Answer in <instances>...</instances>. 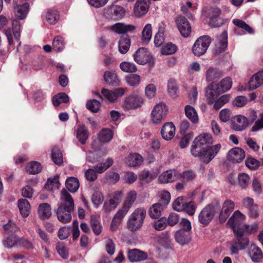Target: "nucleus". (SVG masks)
Wrapping results in <instances>:
<instances>
[{"label": "nucleus", "mask_w": 263, "mask_h": 263, "mask_svg": "<svg viewBox=\"0 0 263 263\" xmlns=\"http://www.w3.org/2000/svg\"><path fill=\"white\" fill-rule=\"evenodd\" d=\"M47 21L51 25L55 24L59 18V15L57 10H49L46 15Z\"/></svg>", "instance_id": "obj_52"}, {"label": "nucleus", "mask_w": 263, "mask_h": 263, "mask_svg": "<svg viewBox=\"0 0 263 263\" xmlns=\"http://www.w3.org/2000/svg\"><path fill=\"white\" fill-rule=\"evenodd\" d=\"M263 84L262 80L259 77L257 73L254 74L250 79L248 83V87L249 90L255 89Z\"/></svg>", "instance_id": "obj_43"}, {"label": "nucleus", "mask_w": 263, "mask_h": 263, "mask_svg": "<svg viewBox=\"0 0 263 263\" xmlns=\"http://www.w3.org/2000/svg\"><path fill=\"white\" fill-rule=\"evenodd\" d=\"M179 171L176 169H170L163 172L158 178V182L167 184L174 182L179 178Z\"/></svg>", "instance_id": "obj_10"}, {"label": "nucleus", "mask_w": 263, "mask_h": 263, "mask_svg": "<svg viewBox=\"0 0 263 263\" xmlns=\"http://www.w3.org/2000/svg\"><path fill=\"white\" fill-rule=\"evenodd\" d=\"M152 25L151 24H146L142 32V40L143 42H148L152 37Z\"/></svg>", "instance_id": "obj_57"}, {"label": "nucleus", "mask_w": 263, "mask_h": 263, "mask_svg": "<svg viewBox=\"0 0 263 263\" xmlns=\"http://www.w3.org/2000/svg\"><path fill=\"white\" fill-rule=\"evenodd\" d=\"M87 108L93 112H97L100 107V102L95 99L88 101L86 103Z\"/></svg>", "instance_id": "obj_62"}, {"label": "nucleus", "mask_w": 263, "mask_h": 263, "mask_svg": "<svg viewBox=\"0 0 263 263\" xmlns=\"http://www.w3.org/2000/svg\"><path fill=\"white\" fill-rule=\"evenodd\" d=\"M90 225L93 233L98 235L102 231V227L99 219L95 216H92L90 219Z\"/></svg>", "instance_id": "obj_47"}, {"label": "nucleus", "mask_w": 263, "mask_h": 263, "mask_svg": "<svg viewBox=\"0 0 263 263\" xmlns=\"http://www.w3.org/2000/svg\"><path fill=\"white\" fill-rule=\"evenodd\" d=\"M157 88L154 84H149L144 89L145 95L149 99L154 98L156 95Z\"/></svg>", "instance_id": "obj_58"}, {"label": "nucleus", "mask_w": 263, "mask_h": 263, "mask_svg": "<svg viewBox=\"0 0 263 263\" xmlns=\"http://www.w3.org/2000/svg\"><path fill=\"white\" fill-rule=\"evenodd\" d=\"M60 203L56 211L57 217L63 223H68L71 220V213L74 203L70 194L65 189L61 192Z\"/></svg>", "instance_id": "obj_1"}, {"label": "nucleus", "mask_w": 263, "mask_h": 263, "mask_svg": "<svg viewBox=\"0 0 263 263\" xmlns=\"http://www.w3.org/2000/svg\"><path fill=\"white\" fill-rule=\"evenodd\" d=\"M126 91V88L119 87L113 90L105 88L102 89L101 93L108 102L113 103L116 102L118 98L123 96Z\"/></svg>", "instance_id": "obj_11"}, {"label": "nucleus", "mask_w": 263, "mask_h": 263, "mask_svg": "<svg viewBox=\"0 0 263 263\" xmlns=\"http://www.w3.org/2000/svg\"><path fill=\"white\" fill-rule=\"evenodd\" d=\"M130 45V40L128 36L121 37L118 45L119 52L122 54L126 53L129 50Z\"/></svg>", "instance_id": "obj_39"}, {"label": "nucleus", "mask_w": 263, "mask_h": 263, "mask_svg": "<svg viewBox=\"0 0 263 263\" xmlns=\"http://www.w3.org/2000/svg\"><path fill=\"white\" fill-rule=\"evenodd\" d=\"M186 117L193 123L196 124L199 121V118L195 109L191 105H186L184 108Z\"/></svg>", "instance_id": "obj_31"}, {"label": "nucleus", "mask_w": 263, "mask_h": 263, "mask_svg": "<svg viewBox=\"0 0 263 263\" xmlns=\"http://www.w3.org/2000/svg\"><path fill=\"white\" fill-rule=\"evenodd\" d=\"M222 72L219 69L213 67H210L205 72L206 80L211 82L219 79L222 76Z\"/></svg>", "instance_id": "obj_28"}, {"label": "nucleus", "mask_w": 263, "mask_h": 263, "mask_svg": "<svg viewBox=\"0 0 263 263\" xmlns=\"http://www.w3.org/2000/svg\"><path fill=\"white\" fill-rule=\"evenodd\" d=\"M228 34L226 31H223L219 36L218 37L216 43V53L219 54L227 48L228 46Z\"/></svg>", "instance_id": "obj_20"}, {"label": "nucleus", "mask_w": 263, "mask_h": 263, "mask_svg": "<svg viewBox=\"0 0 263 263\" xmlns=\"http://www.w3.org/2000/svg\"><path fill=\"white\" fill-rule=\"evenodd\" d=\"M176 128L172 122L165 123L161 130V134L163 139L165 140H171L175 136Z\"/></svg>", "instance_id": "obj_17"}, {"label": "nucleus", "mask_w": 263, "mask_h": 263, "mask_svg": "<svg viewBox=\"0 0 263 263\" xmlns=\"http://www.w3.org/2000/svg\"><path fill=\"white\" fill-rule=\"evenodd\" d=\"M104 79L109 85H118L119 81L117 74L113 71H106L104 74Z\"/></svg>", "instance_id": "obj_38"}, {"label": "nucleus", "mask_w": 263, "mask_h": 263, "mask_svg": "<svg viewBox=\"0 0 263 263\" xmlns=\"http://www.w3.org/2000/svg\"><path fill=\"white\" fill-rule=\"evenodd\" d=\"M137 198V193L135 191L129 192L126 197L123 204L130 208Z\"/></svg>", "instance_id": "obj_54"}, {"label": "nucleus", "mask_w": 263, "mask_h": 263, "mask_svg": "<svg viewBox=\"0 0 263 263\" xmlns=\"http://www.w3.org/2000/svg\"><path fill=\"white\" fill-rule=\"evenodd\" d=\"M121 69L125 72H135L137 70L136 66L133 63L123 62L120 65Z\"/></svg>", "instance_id": "obj_56"}, {"label": "nucleus", "mask_w": 263, "mask_h": 263, "mask_svg": "<svg viewBox=\"0 0 263 263\" xmlns=\"http://www.w3.org/2000/svg\"><path fill=\"white\" fill-rule=\"evenodd\" d=\"M248 98L243 96H239L236 97L233 101V105L237 107L244 106L248 103Z\"/></svg>", "instance_id": "obj_64"}, {"label": "nucleus", "mask_w": 263, "mask_h": 263, "mask_svg": "<svg viewBox=\"0 0 263 263\" xmlns=\"http://www.w3.org/2000/svg\"><path fill=\"white\" fill-rule=\"evenodd\" d=\"M211 42V37L208 35L199 37L195 41L192 47V52L195 55L200 57L206 51Z\"/></svg>", "instance_id": "obj_6"}, {"label": "nucleus", "mask_w": 263, "mask_h": 263, "mask_svg": "<svg viewBox=\"0 0 263 263\" xmlns=\"http://www.w3.org/2000/svg\"><path fill=\"white\" fill-rule=\"evenodd\" d=\"M143 162L142 157L139 154H130L126 158L125 163L129 166H137L140 165Z\"/></svg>", "instance_id": "obj_26"}, {"label": "nucleus", "mask_w": 263, "mask_h": 263, "mask_svg": "<svg viewBox=\"0 0 263 263\" xmlns=\"http://www.w3.org/2000/svg\"><path fill=\"white\" fill-rule=\"evenodd\" d=\"M195 143H197L203 146H209V144L213 143V137L210 134L202 133L198 135L194 140Z\"/></svg>", "instance_id": "obj_27"}, {"label": "nucleus", "mask_w": 263, "mask_h": 263, "mask_svg": "<svg viewBox=\"0 0 263 263\" xmlns=\"http://www.w3.org/2000/svg\"><path fill=\"white\" fill-rule=\"evenodd\" d=\"M128 259L130 262H138L145 260L147 258L146 253L137 249L129 250Z\"/></svg>", "instance_id": "obj_18"}, {"label": "nucleus", "mask_w": 263, "mask_h": 263, "mask_svg": "<svg viewBox=\"0 0 263 263\" xmlns=\"http://www.w3.org/2000/svg\"><path fill=\"white\" fill-rule=\"evenodd\" d=\"M167 90L172 98L176 99L178 97V86L175 80L171 79L168 81Z\"/></svg>", "instance_id": "obj_30"}, {"label": "nucleus", "mask_w": 263, "mask_h": 263, "mask_svg": "<svg viewBox=\"0 0 263 263\" xmlns=\"http://www.w3.org/2000/svg\"><path fill=\"white\" fill-rule=\"evenodd\" d=\"M144 103L143 98L138 94H132L124 98L122 107L124 110H136L141 108Z\"/></svg>", "instance_id": "obj_4"}, {"label": "nucleus", "mask_w": 263, "mask_h": 263, "mask_svg": "<svg viewBox=\"0 0 263 263\" xmlns=\"http://www.w3.org/2000/svg\"><path fill=\"white\" fill-rule=\"evenodd\" d=\"M126 83L131 86H138L141 81L140 76L136 74H130L125 78Z\"/></svg>", "instance_id": "obj_51"}, {"label": "nucleus", "mask_w": 263, "mask_h": 263, "mask_svg": "<svg viewBox=\"0 0 263 263\" xmlns=\"http://www.w3.org/2000/svg\"><path fill=\"white\" fill-rule=\"evenodd\" d=\"M185 202L182 197L177 198L173 202V209L177 211L180 212L184 210Z\"/></svg>", "instance_id": "obj_63"}, {"label": "nucleus", "mask_w": 263, "mask_h": 263, "mask_svg": "<svg viewBox=\"0 0 263 263\" xmlns=\"http://www.w3.org/2000/svg\"><path fill=\"white\" fill-rule=\"evenodd\" d=\"M235 203L231 200H226L222 204L221 210L219 213V221L223 223L226 221L231 213L234 209Z\"/></svg>", "instance_id": "obj_14"}, {"label": "nucleus", "mask_w": 263, "mask_h": 263, "mask_svg": "<svg viewBox=\"0 0 263 263\" xmlns=\"http://www.w3.org/2000/svg\"><path fill=\"white\" fill-rule=\"evenodd\" d=\"M176 50V46L172 43H168L162 48L161 52L162 54L170 55L174 53Z\"/></svg>", "instance_id": "obj_59"}, {"label": "nucleus", "mask_w": 263, "mask_h": 263, "mask_svg": "<svg viewBox=\"0 0 263 263\" xmlns=\"http://www.w3.org/2000/svg\"><path fill=\"white\" fill-rule=\"evenodd\" d=\"M249 125L248 119L242 115H237L233 119L232 128L236 131H242Z\"/></svg>", "instance_id": "obj_15"}, {"label": "nucleus", "mask_w": 263, "mask_h": 263, "mask_svg": "<svg viewBox=\"0 0 263 263\" xmlns=\"http://www.w3.org/2000/svg\"><path fill=\"white\" fill-rule=\"evenodd\" d=\"M231 98V96L229 94H226L222 95L219 97L218 99L215 100V102H214V104L213 108L215 110L220 109L223 105L229 102Z\"/></svg>", "instance_id": "obj_48"}, {"label": "nucleus", "mask_w": 263, "mask_h": 263, "mask_svg": "<svg viewBox=\"0 0 263 263\" xmlns=\"http://www.w3.org/2000/svg\"><path fill=\"white\" fill-rule=\"evenodd\" d=\"M104 196L99 191H95L91 196V202L96 208L100 205L104 201Z\"/></svg>", "instance_id": "obj_46"}, {"label": "nucleus", "mask_w": 263, "mask_h": 263, "mask_svg": "<svg viewBox=\"0 0 263 263\" xmlns=\"http://www.w3.org/2000/svg\"><path fill=\"white\" fill-rule=\"evenodd\" d=\"M14 8L16 16L20 19H24L28 12L29 5L27 3H25L23 4H17L14 7Z\"/></svg>", "instance_id": "obj_25"}, {"label": "nucleus", "mask_w": 263, "mask_h": 263, "mask_svg": "<svg viewBox=\"0 0 263 263\" xmlns=\"http://www.w3.org/2000/svg\"><path fill=\"white\" fill-rule=\"evenodd\" d=\"M18 239L16 235H10L3 241V245L5 248L8 249L11 248L15 245H18Z\"/></svg>", "instance_id": "obj_53"}, {"label": "nucleus", "mask_w": 263, "mask_h": 263, "mask_svg": "<svg viewBox=\"0 0 263 263\" xmlns=\"http://www.w3.org/2000/svg\"><path fill=\"white\" fill-rule=\"evenodd\" d=\"M60 183L59 181V176H55L53 178H49L47 182L45 185V187L48 190L52 191L55 189H58Z\"/></svg>", "instance_id": "obj_50"}, {"label": "nucleus", "mask_w": 263, "mask_h": 263, "mask_svg": "<svg viewBox=\"0 0 263 263\" xmlns=\"http://www.w3.org/2000/svg\"><path fill=\"white\" fill-rule=\"evenodd\" d=\"M215 85L213 83H211L208 86L206 90V96L209 104H213L217 97L221 93L218 91L217 87H215Z\"/></svg>", "instance_id": "obj_23"}, {"label": "nucleus", "mask_w": 263, "mask_h": 263, "mask_svg": "<svg viewBox=\"0 0 263 263\" xmlns=\"http://www.w3.org/2000/svg\"><path fill=\"white\" fill-rule=\"evenodd\" d=\"M249 255L252 260L254 262L260 261L263 257V254L261 250L255 246L251 247Z\"/></svg>", "instance_id": "obj_40"}, {"label": "nucleus", "mask_w": 263, "mask_h": 263, "mask_svg": "<svg viewBox=\"0 0 263 263\" xmlns=\"http://www.w3.org/2000/svg\"><path fill=\"white\" fill-rule=\"evenodd\" d=\"M237 242L234 243L231 247V251L233 254H237L239 250L243 249L249 245V239L243 236V233L240 237L235 236Z\"/></svg>", "instance_id": "obj_19"}, {"label": "nucleus", "mask_w": 263, "mask_h": 263, "mask_svg": "<svg viewBox=\"0 0 263 263\" xmlns=\"http://www.w3.org/2000/svg\"><path fill=\"white\" fill-rule=\"evenodd\" d=\"M125 14V10L119 5L114 6L111 10L110 18L114 20H119L122 18Z\"/></svg>", "instance_id": "obj_36"}, {"label": "nucleus", "mask_w": 263, "mask_h": 263, "mask_svg": "<svg viewBox=\"0 0 263 263\" xmlns=\"http://www.w3.org/2000/svg\"><path fill=\"white\" fill-rule=\"evenodd\" d=\"M196 177L195 172L192 170H186L182 173L179 172V178L182 182L187 183L192 181Z\"/></svg>", "instance_id": "obj_37"}, {"label": "nucleus", "mask_w": 263, "mask_h": 263, "mask_svg": "<svg viewBox=\"0 0 263 263\" xmlns=\"http://www.w3.org/2000/svg\"><path fill=\"white\" fill-rule=\"evenodd\" d=\"M232 80L230 77H226L217 84L215 85L217 87L218 91L220 92L223 93L230 90L232 86Z\"/></svg>", "instance_id": "obj_29"}, {"label": "nucleus", "mask_w": 263, "mask_h": 263, "mask_svg": "<svg viewBox=\"0 0 263 263\" xmlns=\"http://www.w3.org/2000/svg\"><path fill=\"white\" fill-rule=\"evenodd\" d=\"M175 239L181 246L188 244L191 239V232L178 230L175 233Z\"/></svg>", "instance_id": "obj_22"}, {"label": "nucleus", "mask_w": 263, "mask_h": 263, "mask_svg": "<svg viewBox=\"0 0 263 263\" xmlns=\"http://www.w3.org/2000/svg\"><path fill=\"white\" fill-rule=\"evenodd\" d=\"M39 214L42 218H47L51 215V207L47 203L41 204L39 208Z\"/></svg>", "instance_id": "obj_44"}, {"label": "nucleus", "mask_w": 263, "mask_h": 263, "mask_svg": "<svg viewBox=\"0 0 263 263\" xmlns=\"http://www.w3.org/2000/svg\"><path fill=\"white\" fill-rule=\"evenodd\" d=\"M217 206L209 204L205 206L198 215V221L203 226H208L214 218Z\"/></svg>", "instance_id": "obj_5"}, {"label": "nucleus", "mask_w": 263, "mask_h": 263, "mask_svg": "<svg viewBox=\"0 0 263 263\" xmlns=\"http://www.w3.org/2000/svg\"><path fill=\"white\" fill-rule=\"evenodd\" d=\"M65 185L69 191L71 193H75L79 188L80 183L77 178L70 177L66 179Z\"/></svg>", "instance_id": "obj_32"}, {"label": "nucleus", "mask_w": 263, "mask_h": 263, "mask_svg": "<svg viewBox=\"0 0 263 263\" xmlns=\"http://www.w3.org/2000/svg\"><path fill=\"white\" fill-rule=\"evenodd\" d=\"M165 206L160 203H155L149 209V216L153 218H158Z\"/></svg>", "instance_id": "obj_34"}, {"label": "nucleus", "mask_w": 263, "mask_h": 263, "mask_svg": "<svg viewBox=\"0 0 263 263\" xmlns=\"http://www.w3.org/2000/svg\"><path fill=\"white\" fill-rule=\"evenodd\" d=\"M69 97L64 92H60L55 95L52 98V103L54 106H58L61 103H67Z\"/></svg>", "instance_id": "obj_45"}, {"label": "nucleus", "mask_w": 263, "mask_h": 263, "mask_svg": "<svg viewBox=\"0 0 263 263\" xmlns=\"http://www.w3.org/2000/svg\"><path fill=\"white\" fill-rule=\"evenodd\" d=\"M42 169V167L41 164L37 161L31 162L26 167V172L33 175L39 173Z\"/></svg>", "instance_id": "obj_42"}, {"label": "nucleus", "mask_w": 263, "mask_h": 263, "mask_svg": "<svg viewBox=\"0 0 263 263\" xmlns=\"http://www.w3.org/2000/svg\"><path fill=\"white\" fill-rule=\"evenodd\" d=\"M167 108L163 103L156 104L151 112V120L155 124L160 123L166 116Z\"/></svg>", "instance_id": "obj_8"}, {"label": "nucleus", "mask_w": 263, "mask_h": 263, "mask_svg": "<svg viewBox=\"0 0 263 263\" xmlns=\"http://www.w3.org/2000/svg\"><path fill=\"white\" fill-rule=\"evenodd\" d=\"M77 138L82 144L86 143L89 137V132L85 125H82L77 129Z\"/></svg>", "instance_id": "obj_33"}, {"label": "nucleus", "mask_w": 263, "mask_h": 263, "mask_svg": "<svg viewBox=\"0 0 263 263\" xmlns=\"http://www.w3.org/2000/svg\"><path fill=\"white\" fill-rule=\"evenodd\" d=\"M237 179L239 185L242 189H245L249 185L250 178L247 174L241 173L238 175Z\"/></svg>", "instance_id": "obj_55"}, {"label": "nucleus", "mask_w": 263, "mask_h": 263, "mask_svg": "<svg viewBox=\"0 0 263 263\" xmlns=\"http://www.w3.org/2000/svg\"><path fill=\"white\" fill-rule=\"evenodd\" d=\"M233 23L236 26V28L234 29V31L236 34L239 35L244 34L243 32H240L239 29H241L243 31H246L250 34L253 33L254 32L253 29L243 21L239 19H235L233 20Z\"/></svg>", "instance_id": "obj_21"}, {"label": "nucleus", "mask_w": 263, "mask_h": 263, "mask_svg": "<svg viewBox=\"0 0 263 263\" xmlns=\"http://www.w3.org/2000/svg\"><path fill=\"white\" fill-rule=\"evenodd\" d=\"M114 133L112 130L109 129H103L98 134V140L101 142H108L113 138Z\"/></svg>", "instance_id": "obj_41"}, {"label": "nucleus", "mask_w": 263, "mask_h": 263, "mask_svg": "<svg viewBox=\"0 0 263 263\" xmlns=\"http://www.w3.org/2000/svg\"><path fill=\"white\" fill-rule=\"evenodd\" d=\"M245 218L244 215L239 211H236L229 219L228 224L232 228L235 236L240 237L243 233V228H240V222Z\"/></svg>", "instance_id": "obj_7"}, {"label": "nucleus", "mask_w": 263, "mask_h": 263, "mask_svg": "<svg viewBox=\"0 0 263 263\" xmlns=\"http://www.w3.org/2000/svg\"><path fill=\"white\" fill-rule=\"evenodd\" d=\"M150 5V0H137L133 8L134 15L138 17L144 16L148 11Z\"/></svg>", "instance_id": "obj_12"}, {"label": "nucleus", "mask_w": 263, "mask_h": 263, "mask_svg": "<svg viewBox=\"0 0 263 263\" xmlns=\"http://www.w3.org/2000/svg\"><path fill=\"white\" fill-rule=\"evenodd\" d=\"M245 157V151L241 148L235 147L230 150L228 154L229 160L236 163L240 162Z\"/></svg>", "instance_id": "obj_16"}, {"label": "nucleus", "mask_w": 263, "mask_h": 263, "mask_svg": "<svg viewBox=\"0 0 263 263\" xmlns=\"http://www.w3.org/2000/svg\"><path fill=\"white\" fill-rule=\"evenodd\" d=\"M51 157L53 162L55 164L60 165L62 163V154L59 149L56 148L52 149Z\"/></svg>", "instance_id": "obj_61"}, {"label": "nucleus", "mask_w": 263, "mask_h": 263, "mask_svg": "<svg viewBox=\"0 0 263 263\" xmlns=\"http://www.w3.org/2000/svg\"><path fill=\"white\" fill-rule=\"evenodd\" d=\"M146 215V211L143 208H138L130 215L127 222V229L134 232L140 229L144 222Z\"/></svg>", "instance_id": "obj_3"}, {"label": "nucleus", "mask_w": 263, "mask_h": 263, "mask_svg": "<svg viewBox=\"0 0 263 263\" xmlns=\"http://www.w3.org/2000/svg\"><path fill=\"white\" fill-rule=\"evenodd\" d=\"M133 56L135 61L140 65L154 62L152 55L145 48H139Z\"/></svg>", "instance_id": "obj_9"}, {"label": "nucleus", "mask_w": 263, "mask_h": 263, "mask_svg": "<svg viewBox=\"0 0 263 263\" xmlns=\"http://www.w3.org/2000/svg\"><path fill=\"white\" fill-rule=\"evenodd\" d=\"M177 28L184 37H189L191 33L192 28L187 20L183 16H179L176 19Z\"/></svg>", "instance_id": "obj_13"}, {"label": "nucleus", "mask_w": 263, "mask_h": 263, "mask_svg": "<svg viewBox=\"0 0 263 263\" xmlns=\"http://www.w3.org/2000/svg\"><path fill=\"white\" fill-rule=\"evenodd\" d=\"M136 27L132 25H126L123 23H118L111 26L110 29L119 34L124 33L127 32L134 31Z\"/></svg>", "instance_id": "obj_24"}, {"label": "nucleus", "mask_w": 263, "mask_h": 263, "mask_svg": "<svg viewBox=\"0 0 263 263\" xmlns=\"http://www.w3.org/2000/svg\"><path fill=\"white\" fill-rule=\"evenodd\" d=\"M113 162L114 161L112 158H108L104 163L95 165L94 169L98 173H102L111 166Z\"/></svg>", "instance_id": "obj_49"}, {"label": "nucleus", "mask_w": 263, "mask_h": 263, "mask_svg": "<svg viewBox=\"0 0 263 263\" xmlns=\"http://www.w3.org/2000/svg\"><path fill=\"white\" fill-rule=\"evenodd\" d=\"M221 147L220 144L213 146H203L193 141L191 147V154L195 157H198L205 163H209L218 154Z\"/></svg>", "instance_id": "obj_2"}, {"label": "nucleus", "mask_w": 263, "mask_h": 263, "mask_svg": "<svg viewBox=\"0 0 263 263\" xmlns=\"http://www.w3.org/2000/svg\"><path fill=\"white\" fill-rule=\"evenodd\" d=\"M52 47L53 49L55 51H61L64 47L63 38L60 36H55L52 42Z\"/></svg>", "instance_id": "obj_60"}, {"label": "nucleus", "mask_w": 263, "mask_h": 263, "mask_svg": "<svg viewBox=\"0 0 263 263\" xmlns=\"http://www.w3.org/2000/svg\"><path fill=\"white\" fill-rule=\"evenodd\" d=\"M18 207L21 214L23 217H27L30 213V205L28 201L25 199H20L18 201Z\"/></svg>", "instance_id": "obj_35"}]
</instances>
